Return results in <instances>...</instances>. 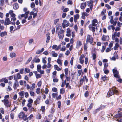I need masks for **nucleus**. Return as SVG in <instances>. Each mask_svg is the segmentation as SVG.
I'll return each instance as SVG.
<instances>
[{
  "label": "nucleus",
  "mask_w": 122,
  "mask_h": 122,
  "mask_svg": "<svg viewBox=\"0 0 122 122\" xmlns=\"http://www.w3.org/2000/svg\"><path fill=\"white\" fill-rule=\"evenodd\" d=\"M51 53L53 57H56L57 56V54L54 51H52L51 52Z\"/></svg>",
  "instance_id": "nucleus-16"
},
{
  "label": "nucleus",
  "mask_w": 122,
  "mask_h": 122,
  "mask_svg": "<svg viewBox=\"0 0 122 122\" xmlns=\"http://www.w3.org/2000/svg\"><path fill=\"white\" fill-rule=\"evenodd\" d=\"M28 109L29 110V111H33L34 109V108H33V107L31 106V107H28Z\"/></svg>",
  "instance_id": "nucleus-46"
},
{
  "label": "nucleus",
  "mask_w": 122,
  "mask_h": 122,
  "mask_svg": "<svg viewBox=\"0 0 122 122\" xmlns=\"http://www.w3.org/2000/svg\"><path fill=\"white\" fill-rule=\"evenodd\" d=\"M92 25H90L89 26V27L90 30H92L93 32L95 31V28Z\"/></svg>",
  "instance_id": "nucleus-14"
},
{
  "label": "nucleus",
  "mask_w": 122,
  "mask_h": 122,
  "mask_svg": "<svg viewBox=\"0 0 122 122\" xmlns=\"http://www.w3.org/2000/svg\"><path fill=\"white\" fill-rule=\"evenodd\" d=\"M18 117L20 118H22L24 121H25L27 119V116L25 115L24 112H20L18 115Z\"/></svg>",
  "instance_id": "nucleus-4"
},
{
  "label": "nucleus",
  "mask_w": 122,
  "mask_h": 122,
  "mask_svg": "<svg viewBox=\"0 0 122 122\" xmlns=\"http://www.w3.org/2000/svg\"><path fill=\"white\" fill-rule=\"evenodd\" d=\"M57 62L61 66H62V60H61L59 58H58L57 60Z\"/></svg>",
  "instance_id": "nucleus-18"
},
{
  "label": "nucleus",
  "mask_w": 122,
  "mask_h": 122,
  "mask_svg": "<svg viewBox=\"0 0 122 122\" xmlns=\"http://www.w3.org/2000/svg\"><path fill=\"white\" fill-rule=\"evenodd\" d=\"M82 45L81 41L79 40H77L76 42V48L77 49L79 48Z\"/></svg>",
  "instance_id": "nucleus-10"
},
{
  "label": "nucleus",
  "mask_w": 122,
  "mask_h": 122,
  "mask_svg": "<svg viewBox=\"0 0 122 122\" xmlns=\"http://www.w3.org/2000/svg\"><path fill=\"white\" fill-rule=\"evenodd\" d=\"M2 101L3 102L5 105L7 107H10V104L9 103V101L7 99H5Z\"/></svg>",
  "instance_id": "nucleus-7"
},
{
  "label": "nucleus",
  "mask_w": 122,
  "mask_h": 122,
  "mask_svg": "<svg viewBox=\"0 0 122 122\" xmlns=\"http://www.w3.org/2000/svg\"><path fill=\"white\" fill-rule=\"evenodd\" d=\"M92 25L94 26H96L98 24V21L96 19H94L92 21Z\"/></svg>",
  "instance_id": "nucleus-12"
},
{
  "label": "nucleus",
  "mask_w": 122,
  "mask_h": 122,
  "mask_svg": "<svg viewBox=\"0 0 122 122\" xmlns=\"http://www.w3.org/2000/svg\"><path fill=\"white\" fill-rule=\"evenodd\" d=\"M42 84V82L41 81H40L37 83V86L39 87L41 86Z\"/></svg>",
  "instance_id": "nucleus-50"
},
{
  "label": "nucleus",
  "mask_w": 122,
  "mask_h": 122,
  "mask_svg": "<svg viewBox=\"0 0 122 122\" xmlns=\"http://www.w3.org/2000/svg\"><path fill=\"white\" fill-rule=\"evenodd\" d=\"M57 95L58 94L57 93H53L52 94V96L54 98H56Z\"/></svg>",
  "instance_id": "nucleus-40"
},
{
  "label": "nucleus",
  "mask_w": 122,
  "mask_h": 122,
  "mask_svg": "<svg viewBox=\"0 0 122 122\" xmlns=\"http://www.w3.org/2000/svg\"><path fill=\"white\" fill-rule=\"evenodd\" d=\"M40 88H37L36 90V92L37 94H39L40 93Z\"/></svg>",
  "instance_id": "nucleus-57"
},
{
  "label": "nucleus",
  "mask_w": 122,
  "mask_h": 122,
  "mask_svg": "<svg viewBox=\"0 0 122 122\" xmlns=\"http://www.w3.org/2000/svg\"><path fill=\"white\" fill-rule=\"evenodd\" d=\"M11 21L8 17L6 18L5 20L4 25H6L11 24Z\"/></svg>",
  "instance_id": "nucleus-8"
},
{
  "label": "nucleus",
  "mask_w": 122,
  "mask_h": 122,
  "mask_svg": "<svg viewBox=\"0 0 122 122\" xmlns=\"http://www.w3.org/2000/svg\"><path fill=\"white\" fill-rule=\"evenodd\" d=\"M87 44V43H86L84 44V49L85 51H86L87 50L88 46Z\"/></svg>",
  "instance_id": "nucleus-29"
},
{
  "label": "nucleus",
  "mask_w": 122,
  "mask_h": 122,
  "mask_svg": "<svg viewBox=\"0 0 122 122\" xmlns=\"http://www.w3.org/2000/svg\"><path fill=\"white\" fill-rule=\"evenodd\" d=\"M114 56H113L116 59H118V55L117 54L116 52H115L114 54Z\"/></svg>",
  "instance_id": "nucleus-52"
},
{
  "label": "nucleus",
  "mask_w": 122,
  "mask_h": 122,
  "mask_svg": "<svg viewBox=\"0 0 122 122\" xmlns=\"http://www.w3.org/2000/svg\"><path fill=\"white\" fill-rule=\"evenodd\" d=\"M16 77V78H15V79H17H17H21V76L19 73L17 74Z\"/></svg>",
  "instance_id": "nucleus-24"
},
{
  "label": "nucleus",
  "mask_w": 122,
  "mask_h": 122,
  "mask_svg": "<svg viewBox=\"0 0 122 122\" xmlns=\"http://www.w3.org/2000/svg\"><path fill=\"white\" fill-rule=\"evenodd\" d=\"M71 31L70 30V29L69 28H68L67 29L66 34V35L70 37L71 36Z\"/></svg>",
  "instance_id": "nucleus-13"
},
{
  "label": "nucleus",
  "mask_w": 122,
  "mask_h": 122,
  "mask_svg": "<svg viewBox=\"0 0 122 122\" xmlns=\"http://www.w3.org/2000/svg\"><path fill=\"white\" fill-rule=\"evenodd\" d=\"M7 35V33L6 31L2 32L0 33V35L1 37H3Z\"/></svg>",
  "instance_id": "nucleus-15"
},
{
  "label": "nucleus",
  "mask_w": 122,
  "mask_h": 122,
  "mask_svg": "<svg viewBox=\"0 0 122 122\" xmlns=\"http://www.w3.org/2000/svg\"><path fill=\"white\" fill-rule=\"evenodd\" d=\"M118 93V91L116 89V87H114L110 89L107 94V97H109L113 95L114 94H117Z\"/></svg>",
  "instance_id": "nucleus-2"
},
{
  "label": "nucleus",
  "mask_w": 122,
  "mask_h": 122,
  "mask_svg": "<svg viewBox=\"0 0 122 122\" xmlns=\"http://www.w3.org/2000/svg\"><path fill=\"white\" fill-rule=\"evenodd\" d=\"M65 75H68V70L67 68H66L65 69Z\"/></svg>",
  "instance_id": "nucleus-38"
},
{
  "label": "nucleus",
  "mask_w": 122,
  "mask_h": 122,
  "mask_svg": "<svg viewBox=\"0 0 122 122\" xmlns=\"http://www.w3.org/2000/svg\"><path fill=\"white\" fill-rule=\"evenodd\" d=\"M30 93L31 96H34L35 94V93L33 91H30Z\"/></svg>",
  "instance_id": "nucleus-48"
},
{
  "label": "nucleus",
  "mask_w": 122,
  "mask_h": 122,
  "mask_svg": "<svg viewBox=\"0 0 122 122\" xmlns=\"http://www.w3.org/2000/svg\"><path fill=\"white\" fill-rule=\"evenodd\" d=\"M25 92L24 91H21L19 93V95L22 97L21 98H23L24 96V94Z\"/></svg>",
  "instance_id": "nucleus-26"
},
{
  "label": "nucleus",
  "mask_w": 122,
  "mask_h": 122,
  "mask_svg": "<svg viewBox=\"0 0 122 122\" xmlns=\"http://www.w3.org/2000/svg\"><path fill=\"white\" fill-rule=\"evenodd\" d=\"M15 76H14V80H15V82L13 86V87L15 90L17 88V87L19 86V82L17 79H15Z\"/></svg>",
  "instance_id": "nucleus-6"
},
{
  "label": "nucleus",
  "mask_w": 122,
  "mask_h": 122,
  "mask_svg": "<svg viewBox=\"0 0 122 122\" xmlns=\"http://www.w3.org/2000/svg\"><path fill=\"white\" fill-rule=\"evenodd\" d=\"M93 38L92 36L89 35H88L87 36L86 40V43H88L89 42L91 44L93 43Z\"/></svg>",
  "instance_id": "nucleus-3"
},
{
  "label": "nucleus",
  "mask_w": 122,
  "mask_h": 122,
  "mask_svg": "<svg viewBox=\"0 0 122 122\" xmlns=\"http://www.w3.org/2000/svg\"><path fill=\"white\" fill-rule=\"evenodd\" d=\"M85 57V55L84 54H82L79 57V62L80 63L82 64L84 62V60L83 58Z\"/></svg>",
  "instance_id": "nucleus-9"
},
{
  "label": "nucleus",
  "mask_w": 122,
  "mask_h": 122,
  "mask_svg": "<svg viewBox=\"0 0 122 122\" xmlns=\"http://www.w3.org/2000/svg\"><path fill=\"white\" fill-rule=\"evenodd\" d=\"M0 5L1 6H3L4 5V0H0Z\"/></svg>",
  "instance_id": "nucleus-36"
},
{
  "label": "nucleus",
  "mask_w": 122,
  "mask_h": 122,
  "mask_svg": "<svg viewBox=\"0 0 122 122\" xmlns=\"http://www.w3.org/2000/svg\"><path fill=\"white\" fill-rule=\"evenodd\" d=\"M106 10H103L101 12V15H104V14L106 13Z\"/></svg>",
  "instance_id": "nucleus-61"
},
{
  "label": "nucleus",
  "mask_w": 122,
  "mask_h": 122,
  "mask_svg": "<svg viewBox=\"0 0 122 122\" xmlns=\"http://www.w3.org/2000/svg\"><path fill=\"white\" fill-rule=\"evenodd\" d=\"M114 34L116 36L119 37L120 36V33L119 32H118L117 33L115 32L114 33Z\"/></svg>",
  "instance_id": "nucleus-39"
},
{
  "label": "nucleus",
  "mask_w": 122,
  "mask_h": 122,
  "mask_svg": "<svg viewBox=\"0 0 122 122\" xmlns=\"http://www.w3.org/2000/svg\"><path fill=\"white\" fill-rule=\"evenodd\" d=\"M54 66V69L55 70H56L58 71L61 70V69L59 68L57 65H55Z\"/></svg>",
  "instance_id": "nucleus-21"
},
{
  "label": "nucleus",
  "mask_w": 122,
  "mask_h": 122,
  "mask_svg": "<svg viewBox=\"0 0 122 122\" xmlns=\"http://www.w3.org/2000/svg\"><path fill=\"white\" fill-rule=\"evenodd\" d=\"M16 56V54L14 52H11L10 53V56L11 58L15 57Z\"/></svg>",
  "instance_id": "nucleus-17"
},
{
  "label": "nucleus",
  "mask_w": 122,
  "mask_h": 122,
  "mask_svg": "<svg viewBox=\"0 0 122 122\" xmlns=\"http://www.w3.org/2000/svg\"><path fill=\"white\" fill-rule=\"evenodd\" d=\"M34 102L36 104V105H37V104H39L40 102V99L39 98H38L37 99L36 101H34Z\"/></svg>",
  "instance_id": "nucleus-27"
},
{
  "label": "nucleus",
  "mask_w": 122,
  "mask_h": 122,
  "mask_svg": "<svg viewBox=\"0 0 122 122\" xmlns=\"http://www.w3.org/2000/svg\"><path fill=\"white\" fill-rule=\"evenodd\" d=\"M59 19H56L54 20V24L56 25L57 23L59 21Z\"/></svg>",
  "instance_id": "nucleus-47"
},
{
  "label": "nucleus",
  "mask_w": 122,
  "mask_h": 122,
  "mask_svg": "<svg viewBox=\"0 0 122 122\" xmlns=\"http://www.w3.org/2000/svg\"><path fill=\"white\" fill-rule=\"evenodd\" d=\"M25 97L26 98H27L29 97V94L27 92H25Z\"/></svg>",
  "instance_id": "nucleus-56"
},
{
  "label": "nucleus",
  "mask_w": 122,
  "mask_h": 122,
  "mask_svg": "<svg viewBox=\"0 0 122 122\" xmlns=\"http://www.w3.org/2000/svg\"><path fill=\"white\" fill-rule=\"evenodd\" d=\"M86 6V3H82L81 5V9H84L85 8Z\"/></svg>",
  "instance_id": "nucleus-20"
},
{
  "label": "nucleus",
  "mask_w": 122,
  "mask_h": 122,
  "mask_svg": "<svg viewBox=\"0 0 122 122\" xmlns=\"http://www.w3.org/2000/svg\"><path fill=\"white\" fill-rule=\"evenodd\" d=\"M66 87L69 89H71V87L69 85V83H66Z\"/></svg>",
  "instance_id": "nucleus-30"
},
{
  "label": "nucleus",
  "mask_w": 122,
  "mask_h": 122,
  "mask_svg": "<svg viewBox=\"0 0 122 122\" xmlns=\"http://www.w3.org/2000/svg\"><path fill=\"white\" fill-rule=\"evenodd\" d=\"M41 66L40 65H38L37 66V70L38 72L41 70Z\"/></svg>",
  "instance_id": "nucleus-31"
},
{
  "label": "nucleus",
  "mask_w": 122,
  "mask_h": 122,
  "mask_svg": "<svg viewBox=\"0 0 122 122\" xmlns=\"http://www.w3.org/2000/svg\"><path fill=\"white\" fill-rule=\"evenodd\" d=\"M36 76L37 78H38L41 77V74H37L36 75Z\"/></svg>",
  "instance_id": "nucleus-51"
},
{
  "label": "nucleus",
  "mask_w": 122,
  "mask_h": 122,
  "mask_svg": "<svg viewBox=\"0 0 122 122\" xmlns=\"http://www.w3.org/2000/svg\"><path fill=\"white\" fill-rule=\"evenodd\" d=\"M25 71L26 73H28L30 72V70L29 69L26 68L25 69Z\"/></svg>",
  "instance_id": "nucleus-42"
},
{
  "label": "nucleus",
  "mask_w": 122,
  "mask_h": 122,
  "mask_svg": "<svg viewBox=\"0 0 122 122\" xmlns=\"http://www.w3.org/2000/svg\"><path fill=\"white\" fill-rule=\"evenodd\" d=\"M105 6L108 9H111V7L108 4H106L105 5Z\"/></svg>",
  "instance_id": "nucleus-62"
},
{
  "label": "nucleus",
  "mask_w": 122,
  "mask_h": 122,
  "mask_svg": "<svg viewBox=\"0 0 122 122\" xmlns=\"http://www.w3.org/2000/svg\"><path fill=\"white\" fill-rule=\"evenodd\" d=\"M13 7V8L15 10H16L19 8L18 4L17 3H15L14 4Z\"/></svg>",
  "instance_id": "nucleus-19"
},
{
  "label": "nucleus",
  "mask_w": 122,
  "mask_h": 122,
  "mask_svg": "<svg viewBox=\"0 0 122 122\" xmlns=\"http://www.w3.org/2000/svg\"><path fill=\"white\" fill-rule=\"evenodd\" d=\"M28 103L32 104L33 101V100L31 98H30L28 100Z\"/></svg>",
  "instance_id": "nucleus-35"
},
{
  "label": "nucleus",
  "mask_w": 122,
  "mask_h": 122,
  "mask_svg": "<svg viewBox=\"0 0 122 122\" xmlns=\"http://www.w3.org/2000/svg\"><path fill=\"white\" fill-rule=\"evenodd\" d=\"M83 81V79L81 78V79L80 81V85H82Z\"/></svg>",
  "instance_id": "nucleus-53"
},
{
  "label": "nucleus",
  "mask_w": 122,
  "mask_h": 122,
  "mask_svg": "<svg viewBox=\"0 0 122 122\" xmlns=\"http://www.w3.org/2000/svg\"><path fill=\"white\" fill-rule=\"evenodd\" d=\"M107 76H104L103 77H102V79L104 81H105V80H107Z\"/></svg>",
  "instance_id": "nucleus-60"
},
{
  "label": "nucleus",
  "mask_w": 122,
  "mask_h": 122,
  "mask_svg": "<svg viewBox=\"0 0 122 122\" xmlns=\"http://www.w3.org/2000/svg\"><path fill=\"white\" fill-rule=\"evenodd\" d=\"M51 62H48L47 63V67L48 68H50L51 66V65L50 64Z\"/></svg>",
  "instance_id": "nucleus-59"
},
{
  "label": "nucleus",
  "mask_w": 122,
  "mask_h": 122,
  "mask_svg": "<svg viewBox=\"0 0 122 122\" xmlns=\"http://www.w3.org/2000/svg\"><path fill=\"white\" fill-rule=\"evenodd\" d=\"M107 28L109 30H111L112 29L113 30H114L115 29V27L113 25H109L108 26Z\"/></svg>",
  "instance_id": "nucleus-22"
},
{
  "label": "nucleus",
  "mask_w": 122,
  "mask_h": 122,
  "mask_svg": "<svg viewBox=\"0 0 122 122\" xmlns=\"http://www.w3.org/2000/svg\"><path fill=\"white\" fill-rule=\"evenodd\" d=\"M106 48V47L105 46H103L102 48V49L101 50V52H103L104 51Z\"/></svg>",
  "instance_id": "nucleus-58"
},
{
  "label": "nucleus",
  "mask_w": 122,
  "mask_h": 122,
  "mask_svg": "<svg viewBox=\"0 0 122 122\" xmlns=\"http://www.w3.org/2000/svg\"><path fill=\"white\" fill-rule=\"evenodd\" d=\"M109 39V36H106L103 35L102 38V40L103 41H107Z\"/></svg>",
  "instance_id": "nucleus-11"
},
{
  "label": "nucleus",
  "mask_w": 122,
  "mask_h": 122,
  "mask_svg": "<svg viewBox=\"0 0 122 122\" xmlns=\"http://www.w3.org/2000/svg\"><path fill=\"white\" fill-rule=\"evenodd\" d=\"M45 106H42L41 107V110L42 112H43L45 111Z\"/></svg>",
  "instance_id": "nucleus-43"
},
{
  "label": "nucleus",
  "mask_w": 122,
  "mask_h": 122,
  "mask_svg": "<svg viewBox=\"0 0 122 122\" xmlns=\"http://www.w3.org/2000/svg\"><path fill=\"white\" fill-rule=\"evenodd\" d=\"M93 59L95 60L96 58V54L95 53H93L92 54Z\"/></svg>",
  "instance_id": "nucleus-44"
},
{
  "label": "nucleus",
  "mask_w": 122,
  "mask_h": 122,
  "mask_svg": "<svg viewBox=\"0 0 122 122\" xmlns=\"http://www.w3.org/2000/svg\"><path fill=\"white\" fill-rule=\"evenodd\" d=\"M88 61V58L87 57H86L85 58V63L86 64H87V63Z\"/></svg>",
  "instance_id": "nucleus-55"
},
{
  "label": "nucleus",
  "mask_w": 122,
  "mask_h": 122,
  "mask_svg": "<svg viewBox=\"0 0 122 122\" xmlns=\"http://www.w3.org/2000/svg\"><path fill=\"white\" fill-rule=\"evenodd\" d=\"M115 117H118L119 118L122 117V113H119L115 115L114 116Z\"/></svg>",
  "instance_id": "nucleus-23"
},
{
  "label": "nucleus",
  "mask_w": 122,
  "mask_h": 122,
  "mask_svg": "<svg viewBox=\"0 0 122 122\" xmlns=\"http://www.w3.org/2000/svg\"><path fill=\"white\" fill-rule=\"evenodd\" d=\"M112 71L115 77L117 78H119L120 77L119 75V72L117 70V69L116 67L112 70Z\"/></svg>",
  "instance_id": "nucleus-5"
},
{
  "label": "nucleus",
  "mask_w": 122,
  "mask_h": 122,
  "mask_svg": "<svg viewBox=\"0 0 122 122\" xmlns=\"http://www.w3.org/2000/svg\"><path fill=\"white\" fill-rule=\"evenodd\" d=\"M93 106V103H92L90 105L89 108L87 109V111L88 112L89 111L91 110Z\"/></svg>",
  "instance_id": "nucleus-25"
},
{
  "label": "nucleus",
  "mask_w": 122,
  "mask_h": 122,
  "mask_svg": "<svg viewBox=\"0 0 122 122\" xmlns=\"http://www.w3.org/2000/svg\"><path fill=\"white\" fill-rule=\"evenodd\" d=\"M32 59L31 57H30L27 60V61L25 62V64L26 65L28 63H29L31 61Z\"/></svg>",
  "instance_id": "nucleus-41"
},
{
  "label": "nucleus",
  "mask_w": 122,
  "mask_h": 122,
  "mask_svg": "<svg viewBox=\"0 0 122 122\" xmlns=\"http://www.w3.org/2000/svg\"><path fill=\"white\" fill-rule=\"evenodd\" d=\"M60 93L61 94H64L65 92V90L63 88H61L60 89Z\"/></svg>",
  "instance_id": "nucleus-32"
},
{
  "label": "nucleus",
  "mask_w": 122,
  "mask_h": 122,
  "mask_svg": "<svg viewBox=\"0 0 122 122\" xmlns=\"http://www.w3.org/2000/svg\"><path fill=\"white\" fill-rule=\"evenodd\" d=\"M64 32L65 31L61 27H58L56 28V33L58 34L59 39L62 40L63 39Z\"/></svg>",
  "instance_id": "nucleus-1"
},
{
  "label": "nucleus",
  "mask_w": 122,
  "mask_h": 122,
  "mask_svg": "<svg viewBox=\"0 0 122 122\" xmlns=\"http://www.w3.org/2000/svg\"><path fill=\"white\" fill-rule=\"evenodd\" d=\"M35 6V3L34 2H32L30 5V7L31 8H33Z\"/></svg>",
  "instance_id": "nucleus-64"
},
{
  "label": "nucleus",
  "mask_w": 122,
  "mask_h": 122,
  "mask_svg": "<svg viewBox=\"0 0 122 122\" xmlns=\"http://www.w3.org/2000/svg\"><path fill=\"white\" fill-rule=\"evenodd\" d=\"M79 15L78 14H76V15H75L74 16V18L78 19L79 18Z\"/></svg>",
  "instance_id": "nucleus-45"
},
{
  "label": "nucleus",
  "mask_w": 122,
  "mask_h": 122,
  "mask_svg": "<svg viewBox=\"0 0 122 122\" xmlns=\"http://www.w3.org/2000/svg\"><path fill=\"white\" fill-rule=\"evenodd\" d=\"M35 87V83H33L32 84V86L30 87V90H33V88Z\"/></svg>",
  "instance_id": "nucleus-34"
},
{
  "label": "nucleus",
  "mask_w": 122,
  "mask_h": 122,
  "mask_svg": "<svg viewBox=\"0 0 122 122\" xmlns=\"http://www.w3.org/2000/svg\"><path fill=\"white\" fill-rule=\"evenodd\" d=\"M119 46V44L117 43H116L115 45V46L114 47V49L116 50L117 48H118Z\"/></svg>",
  "instance_id": "nucleus-33"
},
{
  "label": "nucleus",
  "mask_w": 122,
  "mask_h": 122,
  "mask_svg": "<svg viewBox=\"0 0 122 122\" xmlns=\"http://www.w3.org/2000/svg\"><path fill=\"white\" fill-rule=\"evenodd\" d=\"M58 107L59 108H60L61 105V102L60 101H58L57 102Z\"/></svg>",
  "instance_id": "nucleus-63"
},
{
  "label": "nucleus",
  "mask_w": 122,
  "mask_h": 122,
  "mask_svg": "<svg viewBox=\"0 0 122 122\" xmlns=\"http://www.w3.org/2000/svg\"><path fill=\"white\" fill-rule=\"evenodd\" d=\"M110 22L111 24H113L114 26H115L117 23L116 21H114L113 20H110Z\"/></svg>",
  "instance_id": "nucleus-28"
},
{
  "label": "nucleus",
  "mask_w": 122,
  "mask_h": 122,
  "mask_svg": "<svg viewBox=\"0 0 122 122\" xmlns=\"http://www.w3.org/2000/svg\"><path fill=\"white\" fill-rule=\"evenodd\" d=\"M74 59V57H72L71 59L70 62L71 64V65H73V60Z\"/></svg>",
  "instance_id": "nucleus-49"
},
{
  "label": "nucleus",
  "mask_w": 122,
  "mask_h": 122,
  "mask_svg": "<svg viewBox=\"0 0 122 122\" xmlns=\"http://www.w3.org/2000/svg\"><path fill=\"white\" fill-rule=\"evenodd\" d=\"M66 49V48L65 46H63L61 48L60 50L61 51H65Z\"/></svg>",
  "instance_id": "nucleus-54"
},
{
  "label": "nucleus",
  "mask_w": 122,
  "mask_h": 122,
  "mask_svg": "<svg viewBox=\"0 0 122 122\" xmlns=\"http://www.w3.org/2000/svg\"><path fill=\"white\" fill-rule=\"evenodd\" d=\"M112 50L111 47L107 48L106 50V52H108Z\"/></svg>",
  "instance_id": "nucleus-37"
}]
</instances>
